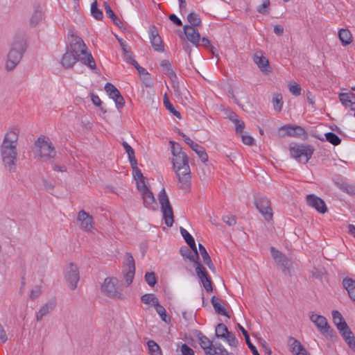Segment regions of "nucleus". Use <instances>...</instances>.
<instances>
[{
	"label": "nucleus",
	"instance_id": "obj_1",
	"mask_svg": "<svg viewBox=\"0 0 355 355\" xmlns=\"http://www.w3.org/2000/svg\"><path fill=\"white\" fill-rule=\"evenodd\" d=\"M19 130L12 128L8 130L0 146V153L3 167L10 173H14L17 169V141Z\"/></svg>",
	"mask_w": 355,
	"mask_h": 355
},
{
	"label": "nucleus",
	"instance_id": "obj_2",
	"mask_svg": "<svg viewBox=\"0 0 355 355\" xmlns=\"http://www.w3.org/2000/svg\"><path fill=\"white\" fill-rule=\"evenodd\" d=\"M172 164L178 180V188L189 192L191 186V175L187 155H175L173 157Z\"/></svg>",
	"mask_w": 355,
	"mask_h": 355
},
{
	"label": "nucleus",
	"instance_id": "obj_3",
	"mask_svg": "<svg viewBox=\"0 0 355 355\" xmlns=\"http://www.w3.org/2000/svg\"><path fill=\"white\" fill-rule=\"evenodd\" d=\"M27 47L28 44L25 35L21 33L15 34L7 55L5 65L7 71L13 70L20 62Z\"/></svg>",
	"mask_w": 355,
	"mask_h": 355
},
{
	"label": "nucleus",
	"instance_id": "obj_4",
	"mask_svg": "<svg viewBox=\"0 0 355 355\" xmlns=\"http://www.w3.org/2000/svg\"><path fill=\"white\" fill-rule=\"evenodd\" d=\"M69 46L67 48L72 53L80 58V61L91 69L96 68V62L90 53L87 52V47L81 37L71 35Z\"/></svg>",
	"mask_w": 355,
	"mask_h": 355
},
{
	"label": "nucleus",
	"instance_id": "obj_5",
	"mask_svg": "<svg viewBox=\"0 0 355 355\" xmlns=\"http://www.w3.org/2000/svg\"><path fill=\"white\" fill-rule=\"evenodd\" d=\"M33 151L35 155L44 161L53 159L56 156V150L46 136H40L34 144Z\"/></svg>",
	"mask_w": 355,
	"mask_h": 355
},
{
	"label": "nucleus",
	"instance_id": "obj_6",
	"mask_svg": "<svg viewBox=\"0 0 355 355\" xmlns=\"http://www.w3.org/2000/svg\"><path fill=\"white\" fill-rule=\"evenodd\" d=\"M118 279L116 277L105 278L101 287V293L112 299H123L124 296L118 286Z\"/></svg>",
	"mask_w": 355,
	"mask_h": 355
},
{
	"label": "nucleus",
	"instance_id": "obj_7",
	"mask_svg": "<svg viewBox=\"0 0 355 355\" xmlns=\"http://www.w3.org/2000/svg\"><path fill=\"white\" fill-rule=\"evenodd\" d=\"M291 156L299 162L306 164L311 159L314 152V148L311 145L295 144L290 147Z\"/></svg>",
	"mask_w": 355,
	"mask_h": 355
},
{
	"label": "nucleus",
	"instance_id": "obj_8",
	"mask_svg": "<svg viewBox=\"0 0 355 355\" xmlns=\"http://www.w3.org/2000/svg\"><path fill=\"white\" fill-rule=\"evenodd\" d=\"M158 200L161 206V211L163 214V218L164 219L165 224L168 227H171L174 222L173 211L164 189H162L159 191Z\"/></svg>",
	"mask_w": 355,
	"mask_h": 355
},
{
	"label": "nucleus",
	"instance_id": "obj_9",
	"mask_svg": "<svg viewBox=\"0 0 355 355\" xmlns=\"http://www.w3.org/2000/svg\"><path fill=\"white\" fill-rule=\"evenodd\" d=\"M310 320L315 324L322 335L329 338L334 336L335 332L324 316L313 313L310 316Z\"/></svg>",
	"mask_w": 355,
	"mask_h": 355
},
{
	"label": "nucleus",
	"instance_id": "obj_10",
	"mask_svg": "<svg viewBox=\"0 0 355 355\" xmlns=\"http://www.w3.org/2000/svg\"><path fill=\"white\" fill-rule=\"evenodd\" d=\"M125 261L123 266V272L127 286L132 284L135 274V259L130 252H126Z\"/></svg>",
	"mask_w": 355,
	"mask_h": 355
},
{
	"label": "nucleus",
	"instance_id": "obj_11",
	"mask_svg": "<svg viewBox=\"0 0 355 355\" xmlns=\"http://www.w3.org/2000/svg\"><path fill=\"white\" fill-rule=\"evenodd\" d=\"M254 205L265 220L270 221L272 219L273 214L270 201L266 197L258 198L255 200Z\"/></svg>",
	"mask_w": 355,
	"mask_h": 355
},
{
	"label": "nucleus",
	"instance_id": "obj_12",
	"mask_svg": "<svg viewBox=\"0 0 355 355\" xmlns=\"http://www.w3.org/2000/svg\"><path fill=\"white\" fill-rule=\"evenodd\" d=\"M137 189L141 193L143 204L144 207L148 209H155L157 204L153 192L150 190L147 184H141L137 182Z\"/></svg>",
	"mask_w": 355,
	"mask_h": 355
},
{
	"label": "nucleus",
	"instance_id": "obj_13",
	"mask_svg": "<svg viewBox=\"0 0 355 355\" xmlns=\"http://www.w3.org/2000/svg\"><path fill=\"white\" fill-rule=\"evenodd\" d=\"M65 279L71 290L77 288V284L80 279L79 270L76 265L71 263L66 269Z\"/></svg>",
	"mask_w": 355,
	"mask_h": 355
},
{
	"label": "nucleus",
	"instance_id": "obj_14",
	"mask_svg": "<svg viewBox=\"0 0 355 355\" xmlns=\"http://www.w3.org/2000/svg\"><path fill=\"white\" fill-rule=\"evenodd\" d=\"M180 135L182 137L185 143L188 144L194 152H196L198 157L203 163H205L208 161V155L206 153L204 147L200 146L197 143L193 142L183 132L180 133Z\"/></svg>",
	"mask_w": 355,
	"mask_h": 355
},
{
	"label": "nucleus",
	"instance_id": "obj_15",
	"mask_svg": "<svg viewBox=\"0 0 355 355\" xmlns=\"http://www.w3.org/2000/svg\"><path fill=\"white\" fill-rule=\"evenodd\" d=\"M149 37L151 45L155 51L163 52L164 46L157 29L154 25L149 27Z\"/></svg>",
	"mask_w": 355,
	"mask_h": 355
},
{
	"label": "nucleus",
	"instance_id": "obj_16",
	"mask_svg": "<svg viewBox=\"0 0 355 355\" xmlns=\"http://www.w3.org/2000/svg\"><path fill=\"white\" fill-rule=\"evenodd\" d=\"M252 60L263 73L268 74L272 72V67L270 65L268 59L263 55L262 51L256 52L253 55Z\"/></svg>",
	"mask_w": 355,
	"mask_h": 355
},
{
	"label": "nucleus",
	"instance_id": "obj_17",
	"mask_svg": "<svg viewBox=\"0 0 355 355\" xmlns=\"http://www.w3.org/2000/svg\"><path fill=\"white\" fill-rule=\"evenodd\" d=\"M306 203L309 206L316 209L319 213L324 214L327 211V207L324 201L314 194L306 196Z\"/></svg>",
	"mask_w": 355,
	"mask_h": 355
},
{
	"label": "nucleus",
	"instance_id": "obj_18",
	"mask_svg": "<svg viewBox=\"0 0 355 355\" xmlns=\"http://www.w3.org/2000/svg\"><path fill=\"white\" fill-rule=\"evenodd\" d=\"M270 252L273 259L278 264L280 265L284 272L289 269V267L291 265V261L286 256H285L282 252L276 250L274 247L270 248Z\"/></svg>",
	"mask_w": 355,
	"mask_h": 355
},
{
	"label": "nucleus",
	"instance_id": "obj_19",
	"mask_svg": "<svg viewBox=\"0 0 355 355\" xmlns=\"http://www.w3.org/2000/svg\"><path fill=\"white\" fill-rule=\"evenodd\" d=\"M183 30L188 41L191 42L194 46H198L200 45V35L197 28L184 25Z\"/></svg>",
	"mask_w": 355,
	"mask_h": 355
},
{
	"label": "nucleus",
	"instance_id": "obj_20",
	"mask_svg": "<svg viewBox=\"0 0 355 355\" xmlns=\"http://www.w3.org/2000/svg\"><path fill=\"white\" fill-rule=\"evenodd\" d=\"M77 220L80 222V227L84 230L89 232L93 229V218L85 211L81 210L78 212Z\"/></svg>",
	"mask_w": 355,
	"mask_h": 355
},
{
	"label": "nucleus",
	"instance_id": "obj_21",
	"mask_svg": "<svg viewBox=\"0 0 355 355\" xmlns=\"http://www.w3.org/2000/svg\"><path fill=\"white\" fill-rule=\"evenodd\" d=\"M169 78L171 80V87L175 96L182 97L188 93V91L184 86L180 87L175 73L171 72V76Z\"/></svg>",
	"mask_w": 355,
	"mask_h": 355
},
{
	"label": "nucleus",
	"instance_id": "obj_22",
	"mask_svg": "<svg viewBox=\"0 0 355 355\" xmlns=\"http://www.w3.org/2000/svg\"><path fill=\"white\" fill-rule=\"evenodd\" d=\"M340 101L351 111H355V94L352 92L342 93L339 95Z\"/></svg>",
	"mask_w": 355,
	"mask_h": 355
},
{
	"label": "nucleus",
	"instance_id": "obj_23",
	"mask_svg": "<svg viewBox=\"0 0 355 355\" xmlns=\"http://www.w3.org/2000/svg\"><path fill=\"white\" fill-rule=\"evenodd\" d=\"M78 60H80V58L69 51V49H67L62 56L61 63L65 69H70Z\"/></svg>",
	"mask_w": 355,
	"mask_h": 355
},
{
	"label": "nucleus",
	"instance_id": "obj_24",
	"mask_svg": "<svg viewBox=\"0 0 355 355\" xmlns=\"http://www.w3.org/2000/svg\"><path fill=\"white\" fill-rule=\"evenodd\" d=\"M338 330L349 347L355 349V338L348 325L347 324V328L342 327L338 329Z\"/></svg>",
	"mask_w": 355,
	"mask_h": 355
},
{
	"label": "nucleus",
	"instance_id": "obj_25",
	"mask_svg": "<svg viewBox=\"0 0 355 355\" xmlns=\"http://www.w3.org/2000/svg\"><path fill=\"white\" fill-rule=\"evenodd\" d=\"M55 300H50L48 302H46L43 306L40 308L39 311L37 313L36 315V319L37 321H40L42 320V318L48 314L49 313L51 312L54 308L55 307Z\"/></svg>",
	"mask_w": 355,
	"mask_h": 355
},
{
	"label": "nucleus",
	"instance_id": "obj_26",
	"mask_svg": "<svg viewBox=\"0 0 355 355\" xmlns=\"http://www.w3.org/2000/svg\"><path fill=\"white\" fill-rule=\"evenodd\" d=\"M194 336L198 339L200 347L204 351L214 345L213 341H211L199 330H196L194 332Z\"/></svg>",
	"mask_w": 355,
	"mask_h": 355
},
{
	"label": "nucleus",
	"instance_id": "obj_27",
	"mask_svg": "<svg viewBox=\"0 0 355 355\" xmlns=\"http://www.w3.org/2000/svg\"><path fill=\"white\" fill-rule=\"evenodd\" d=\"M286 130V135L291 137H300L306 135V131L300 126H284L282 128Z\"/></svg>",
	"mask_w": 355,
	"mask_h": 355
},
{
	"label": "nucleus",
	"instance_id": "obj_28",
	"mask_svg": "<svg viewBox=\"0 0 355 355\" xmlns=\"http://www.w3.org/2000/svg\"><path fill=\"white\" fill-rule=\"evenodd\" d=\"M235 125L236 133H242L245 128L244 122L236 114V112H230L227 116Z\"/></svg>",
	"mask_w": 355,
	"mask_h": 355
},
{
	"label": "nucleus",
	"instance_id": "obj_29",
	"mask_svg": "<svg viewBox=\"0 0 355 355\" xmlns=\"http://www.w3.org/2000/svg\"><path fill=\"white\" fill-rule=\"evenodd\" d=\"M211 302L213 305L215 312L217 314L226 316L228 318H230V315H229L227 310L220 304L219 298L216 297V296H212L211 298Z\"/></svg>",
	"mask_w": 355,
	"mask_h": 355
},
{
	"label": "nucleus",
	"instance_id": "obj_30",
	"mask_svg": "<svg viewBox=\"0 0 355 355\" xmlns=\"http://www.w3.org/2000/svg\"><path fill=\"white\" fill-rule=\"evenodd\" d=\"M180 233L183 236L185 242L190 247L191 250L197 254V248L193 237L183 227L180 229Z\"/></svg>",
	"mask_w": 355,
	"mask_h": 355
},
{
	"label": "nucleus",
	"instance_id": "obj_31",
	"mask_svg": "<svg viewBox=\"0 0 355 355\" xmlns=\"http://www.w3.org/2000/svg\"><path fill=\"white\" fill-rule=\"evenodd\" d=\"M338 38L343 46H347L352 42V34L347 28H341L339 30Z\"/></svg>",
	"mask_w": 355,
	"mask_h": 355
},
{
	"label": "nucleus",
	"instance_id": "obj_32",
	"mask_svg": "<svg viewBox=\"0 0 355 355\" xmlns=\"http://www.w3.org/2000/svg\"><path fill=\"white\" fill-rule=\"evenodd\" d=\"M130 165L132 168L133 178L137 181V183L139 182L141 184H147L146 178L143 175L141 171L137 167V161H135L134 164L133 162H131Z\"/></svg>",
	"mask_w": 355,
	"mask_h": 355
},
{
	"label": "nucleus",
	"instance_id": "obj_33",
	"mask_svg": "<svg viewBox=\"0 0 355 355\" xmlns=\"http://www.w3.org/2000/svg\"><path fill=\"white\" fill-rule=\"evenodd\" d=\"M344 288L347 290L349 297L355 301V281L351 278H345L343 281Z\"/></svg>",
	"mask_w": 355,
	"mask_h": 355
},
{
	"label": "nucleus",
	"instance_id": "obj_34",
	"mask_svg": "<svg viewBox=\"0 0 355 355\" xmlns=\"http://www.w3.org/2000/svg\"><path fill=\"white\" fill-rule=\"evenodd\" d=\"M104 8L107 17L112 20L113 23L116 26H117L119 28H121L123 26L122 21L117 17V16L112 10L110 4L107 1L104 2Z\"/></svg>",
	"mask_w": 355,
	"mask_h": 355
},
{
	"label": "nucleus",
	"instance_id": "obj_35",
	"mask_svg": "<svg viewBox=\"0 0 355 355\" xmlns=\"http://www.w3.org/2000/svg\"><path fill=\"white\" fill-rule=\"evenodd\" d=\"M335 184L341 191L349 195L355 196V185L343 182L342 180H339L335 181Z\"/></svg>",
	"mask_w": 355,
	"mask_h": 355
},
{
	"label": "nucleus",
	"instance_id": "obj_36",
	"mask_svg": "<svg viewBox=\"0 0 355 355\" xmlns=\"http://www.w3.org/2000/svg\"><path fill=\"white\" fill-rule=\"evenodd\" d=\"M332 318L334 323L338 329H341L342 327L343 328H347V323L338 311L334 310L332 311Z\"/></svg>",
	"mask_w": 355,
	"mask_h": 355
},
{
	"label": "nucleus",
	"instance_id": "obj_37",
	"mask_svg": "<svg viewBox=\"0 0 355 355\" xmlns=\"http://www.w3.org/2000/svg\"><path fill=\"white\" fill-rule=\"evenodd\" d=\"M187 21L189 22L188 26H191L193 28H197L198 26H201L202 21L199 17V15L196 12H190L187 15Z\"/></svg>",
	"mask_w": 355,
	"mask_h": 355
},
{
	"label": "nucleus",
	"instance_id": "obj_38",
	"mask_svg": "<svg viewBox=\"0 0 355 355\" xmlns=\"http://www.w3.org/2000/svg\"><path fill=\"white\" fill-rule=\"evenodd\" d=\"M180 254L186 259H189L191 261L193 262L195 260L199 259L198 252L196 254H193L190 249H189L187 246H183L180 248Z\"/></svg>",
	"mask_w": 355,
	"mask_h": 355
},
{
	"label": "nucleus",
	"instance_id": "obj_39",
	"mask_svg": "<svg viewBox=\"0 0 355 355\" xmlns=\"http://www.w3.org/2000/svg\"><path fill=\"white\" fill-rule=\"evenodd\" d=\"M230 332L223 323H219L215 329V335L217 338H225Z\"/></svg>",
	"mask_w": 355,
	"mask_h": 355
},
{
	"label": "nucleus",
	"instance_id": "obj_40",
	"mask_svg": "<svg viewBox=\"0 0 355 355\" xmlns=\"http://www.w3.org/2000/svg\"><path fill=\"white\" fill-rule=\"evenodd\" d=\"M147 345L150 355H162V350L159 346L154 340H148Z\"/></svg>",
	"mask_w": 355,
	"mask_h": 355
},
{
	"label": "nucleus",
	"instance_id": "obj_41",
	"mask_svg": "<svg viewBox=\"0 0 355 355\" xmlns=\"http://www.w3.org/2000/svg\"><path fill=\"white\" fill-rule=\"evenodd\" d=\"M91 14L97 20H101L103 17V12L98 8L97 1L95 0L91 6Z\"/></svg>",
	"mask_w": 355,
	"mask_h": 355
},
{
	"label": "nucleus",
	"instance_id": "obj_42",
	"mask_svg": "<svg viewBox=\"0 0 355 355\" xmlns=\"http://www.w3.org/2000/svg\"><path fill=\"white\" fill-rule=\"evenodd\" d=\"M324 137L326 140L334 146H338L341 143V139L334 132H327Z\"/></svg>",
	"mask_w": 355,
	"mask_h": 355
},
{
	"label": "nucleus",
	"instance_id": "obj_43",
	"mask_svg": "<svg viewBox=\"0 0 355 355\" xmlns=\"http://www.w3.org/2000/svg\"><path fill=\"white\" fill-rule=\"evenodd\" d=\"M141 300L143 303L148 304L152 303L154 306L158 305V300L154 294H144L141 296Z\"/></svg>",
	"mask_w": 355,
	"mask_h": 355
},
{
	"label": "nucleus",
	"instance_id": "obj_44",
	"mask_svg": "<svg viewBox=\"0 0 355 355\" xmlns=\"http://www.w3.org/2000/svg\"><path fill=\"white\" fill-rule=\"evenodd\" d=\"M122 146H123L125 153L128 154V159L130 163L133 162V164L137 161L135 155V150L133 148L125 141L122 142Z\"/></svg>",
	"mask_w": 355,
	"mask_h": 355
},
{
	"label": "nucleus",
	"instance_id": "obj_45",
	"mask_svg": "<svg viewBox=\"0 0 355 355\" xmlns=\"http://www.w3.org/2000/svg\"><path fill=\"white\" fill-rule=\"evenodd\" d=\"M200 279L205 291L207 293L212 292V291H213L212 282L211 281V279H210L209 275L207 274V275L202 276L201 278H200Z\"/></svg>",
	"mask_w": 355,
	"mask_h": 355
},
{
	"label": "nucleus",
	"instance_id": "obj_46",
	"mask_svg": "<svg viewBox=\"0 0 355 355\" xmlns=\"http://www.w3.org/2000/svg\"><path fill=\"white\" fill-rule=\"evenodd\" d=\"M43 18V12L40 10H35L30 19L31 25H37Z\"/></svg>",
	"mask_w": 355,
	"mask_h": 355
},
{
	"label": "nucleus",
	"instance_id": "obj_47",
	"mask_svg": "<svg viewBox=\"0 0 355 355\" xmlns=\"http://www.w3.org/2000/svg\"><path fill=\"white\" fill-rule=\"evenodd\" d=\"M196 266V272L198 277L201 278L202 276L207 275V272L206 271L205 268L202 265L200 262H199L198 259H196L193 261Z\"/></svg>",
	"mask_w": 355,
	"mask_h": 355
},
{
	"label": "nucleus",
	"instance_id": "obj_48",
	"mask_svg": "<svg viewBox=\"0 0 355 355\" xmlns=\"http://www.w3.org/2000/svg\"><path fill=\"white\" fill-rule=\"evenodd\" d=\"M275 110H280L283 105L282 96L280 94H275L272 100Z\"/></svg>",
	"mask_w": 355,
	"mask_h": 355
},
{
	"label": "nucleus",
	"instance_id": "obj_49",
	"mask_svg": "<svg viewBox=\"0 0 355 355\" xmlns=\"http://www.w3.org/2000/svg\"><path fill=\"white\" fill-rule=\"evenodd\" d=\"M200 42H201L200 44V45H202V46L206 48L207 50L211 51L212 54H215V53L216 52V49L211 44V42L208 38L203 37L202 38H200Z\"/></svg>",
	"mask_w": 355,
	"mask_h": 355
},
{
	"label": "nucleus",
	"instance_id": "obj_50",
	"mask_svg": "<svg viewBox=\"0 0 355 355\" xmlns=\"http://www.w3.org/2000/svg\"><path fill=\"white\" fill-rule=\"evenodd\" d=\"M112 98L114 101L116 107L118 110L123 108L125 104V101L120 92H117V94L114 95Z\"/></svg>",
	"mask_w": 355,
	"mask_h": 355
},
{
	"label": "nucleus",
	"instance_id": "obj_51",
	"mask_svg": "<svg viewBox=\"0 0 355 355\" xmlns=\"http://www.w3.org/2000/svg\"><path fill=\"white\" fill-rule=\"evenodd\" d=\"M145 280L150 286H154L157 284V277L154 272H148L145 275Z\"/></svg>",
	"mask_w": 355,
	"mask_h": 355
},
{
	"label": "nucleus",
	"instance_id": "obj_52",
	"mask_svg": "<svg viewBox=\"0 0 355 355\" xmlns=\"http://www.w3.org/2000/svg\"><path fill=\"white\" fill-rule=\"evenodd\" d=\"M140 77L142 78L143 81L144 82L146 86L147 87H150L152 86L153 85V83H152V80H151V78H150V73L146 71V69H145V71L144 72H138Z\"/></svg>",
	"mask_w": 355,
	"mask_h": 355
},
{
	"label": "nucleus",
	"instance_id": "obj_53",
	"mask_svg": "<svg viewBox=\"0 0 355 355\" xmlns=\"http://www.w3.org/2000/svg\"><path fill=\"white\" fill-rule=\"evenodd\" d=\"M105 90L110 98H112L117 94V92H119L117 88L110 83H107L105 84Z\"/></svg>",
	"mask_w": 355,
	"mask_h": 355
},
{
	"label": "nucleus",
	"instance_id": "obj_54",
	"mask_svg": "<svg viewBox=\"0 0 355 355\" xmlns=\"http://www.w3.org/2000/svg\"><path fill=\"white\" fill-rule=\"evenodd\" d=\"M161 67L164 71L165 73L168 74L169 77L171 76V72L175 73L171 69V64L168 60H163L160 63Z\"/></svg>",
	"mask_w": 355,
	"mask_h": 355
},
{
	"label": "nucleus",
	"instance_id": "obj_55",
	"mask_svg": "<svg viewBox=\"0 0 355 355\" xmlns=\"http://www.w3.org/2000/svg\"><path fill=\"white\" fill-rule=\"evenodd\" d=\"M171 152L173 157L175 155H180L181 154H186L182 150V148L179 144L171 141Z\"/></svg>",
	"mask_w": 355,
	"mask_h": 355
},
{
	"label": "nucleus",
	"instance_id": "obj_56",
	"mask_svg": "<svg viewBox=\"0 0 355 355\" xmlns=\"http://www.w3.org/2000/svg\"><path fill=\"white\" fill-rule=\"evenodd\" d=\"M199 252L202 256L204 263L211 259L209 254H208L206 248L201 243H198Z\"/></svg>",
	"mask_w": 355,
	"mask_h": 355
},
{
	"label": "nucleus",
	"instance_id": "obj_57",
	"mask_svg": "<svg viewBox=\"0 0 355 355\" xmlns=\"http://www.w3.org/2000/svg\"><path fill=\"white\" fill-rule=\"evenodd\" d=\"M155 307L157 313L159 315L162 320L163 321H164L165 322H168V320H166L167 315H166V310H165L164 307L163 306L160 305L159 303H158V305L155 306Z\"/></svg>",
	"mask_w": 355,
	"mask_h": 355
},
{
	"label": "nucleus",
	"instance_id": "obj_58",
	"mask_svg": "<svg viewBox=\"0 0 355 355\" xmlns=\"http://www.w3.org/2000/svg\"><path fill=\"white\" fill-rule=\"evenodd\" d=\"M223 221L229 226H233L236 223V218L234 215H226L223 216Z\"/></svg>",
	"mask_w": 355,
	"mask_h": 355
},
{
	"label": "nucleus",
	"instance_id": "obj_59",
	"mask_svg": "<svg viewBox=\"0 0 355 355\" xmlns=\"http://www.w3.org/2000/svg\"><path fill=\"white\" fill-rule=\"evenodd\" d=\"M289 91L295 96H299L301 94V87L297 83L289 84Z\"/></svg>",
	"mask_w": 355,
	"mask_h": 355
},
{
	"label": "nucleus",
	"instance_id": "obj_60",
	"mask_svg": "<svg viewBox=\"0 0 355 355\" xmlns=\"http://www.w3.org/2000/svg\"><path fill=\"white\" fill-rule=\"evenodd\" d=\"M290 340L292 341V343L291 344V352L295 354L297 350H299L303 347V345L298 340L295 339L294 338L291 337Z\"/></svg>",
	"mask_w": 355,
	"mask_h": 355
},
{
	"label": "nucleus",
	"instance_id": "obj_61",
	"mask_svg": "<svg viewBox=\"0 0 355 355\" xmlns=\"http://www.w3.org/2000/svg\"><path fill=\"white\" fill-rule=\"evenodd\" d=\"M180 351L182 355H195V352L190 347H189L187 344H182L180 346Z\"/></svg>",
	"mask_w": 355,
	"mask_h": 355
},
{
	"label": "nucleus",
	"instance_id": "obj_62",
	"mask_svg": "<svg viewBox=\"0 0 355 355\" xmlns=\"http://www.w3.org/2000/svg\"><path fill=\"white\" fill-rule=\"evenodd\" d=\"M263 3L259 6L257 10L260 14H266L267 12L266 8L270 6V0H262Z\"/></svg>",
	"mask_w": 355,
	"mask_h": 355
},
{
	"label": "nucleus",
	"instance_id": "obj_63",
	"mask_svg": "<svg viewBox=\"0 0 355 355\" xmlns=\"http://www.w3.org/2000/svg\"><path fill=\"white\" fill-rule=\"evenodd\" d=\"M225 339H226L227 343L232 347H236L238 345L237 339L231 332L225 338Z\"/></svg>",
	"mask_w": 355,
	"mask_h": 355
},
{
	"label": "nucleus",
	"instance_id": "obj_64",
	"mask_svg": "<svg viewBox=\"0 0 355 355\" xmlns=\"http://www.w3.org/2000/svg\"><path fill=\"white\" fill-rule=\"evenodd\" d=\"M163 103H164L165 107L168 111H176L175 107H173V104L170 102V100L166 94L164 95Z\"/></svg>",
	"mask_w": 355,
	"mask_h": 355
}]
</instances>
